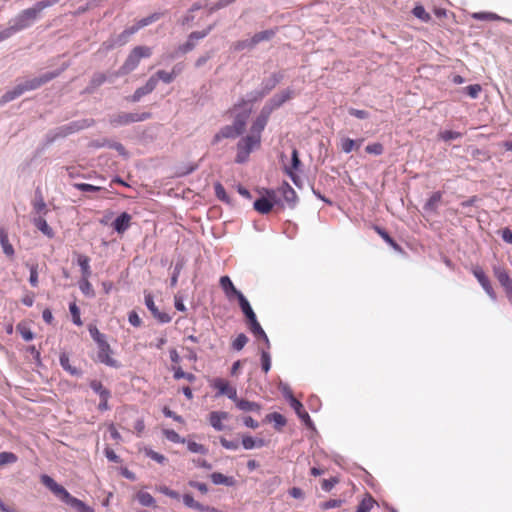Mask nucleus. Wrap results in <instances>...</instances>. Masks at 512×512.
Here are the masks:
<instances>
[{"mask_svg":"<svg viewBox=\"0 0 512 512\" xmlns=\"http://www.w3.org/2000/svg\"><path fill=\"white\" fill-rule=\"evenodd\" d=\"M247 112L238 113L232 125L222 127L212 139V145L219 143L222 139H235L240 136L244 131L248 119Z\"/></svg>","mask_w":512,"mask_h":512,"instance_id":"nucleus-1","label":"nucleus"},{"mask_svg":"<svg viewBox=\"0 0 512 512\" xmlns=\"http://www.w3.org/2000/svg\"><path fill=\"white\" fill-rule=\"evenodd\" d=\"M53 213L42 199L34 203V214L37 216L34 217V226L48 238L54 237V231L48 224Z\"/></svg>","mask_w":512,"mask_h":512,"instance_id":"nucleus-2","label":"nucleus"},{"mask_svg":"<svg viewBox=\"0 0 512 512\" xmlns=\"http://www.w3.org/2000/svg\"><path fill=\"white\" fill-rule=\"evenodd\" d=\"M32 21V8H27L8 22V26L0 31V43L14 34L27 28Z\"/></svg>","mask_w":512,"mask_h":512,"instance_id":"nucleus-3","label":"nucleus"},{"mask_svg":"<svg viewBox=\"0 0 512 512\" xmlns=\"http://www.w3.org/2000/svg\"><path fill=\"white\" fill-rule=\"evenodd\" d=\"M152 55V49L148 46H136L134 47L123 65L116 72L115 76H124L134 71L142 58H149Z\"/></svg>","mask_w":512,"mask_h":512,"instance_id":"nucleus-4","label":"nucleus"},{"mask_svg":"<svg viewBox=\"0 0 512 512\" xmlns=\"http://www.w3.org/2000/svg\"><path fill=\"white\" fill-rule=\"evenodd\" d=\"M95 124V120L92 118H83L75 121H71L65 125L59 126L54 130V135L51 140L56 138H64L68 135L79 132L83 129L89 128Z\"/></svg>","mask_w":512,"mask_h":512,"instance_id":"nucleus-5","label":"nucleus"},{"mask_svg":"<svg viewBox=\"0 0 512 512\" xmlns=\"http://www.w3.org/2000/svg\"><path fill=\"white\" fill-rule=\"evenodd\" d=\"M214 27H215V24H211L206 29H204L202 31L191 32L188 35L187 41L184 44L179 45L178 48L175 50V52H173L172 54L169 55V58L174 59V58L178 57L180 54H186V53L192 51L196 47V42L198 40L205 38L207 35H209V33L214 29Z\"/></svg>","mask_w":512,"mask_h":512,"instance_id":"nucleus-6","label":"nucleus"},{"mask_svg":"<svg viewBox=\"0 0 512 512\" xmlns=\"http://www.w3.org/2000/svg\"><path fill=\"white\" fill-rule=\"evenodd\" d=\"M152 117L150 112H142V113H119L110 116L109 123L113 127L125 126L135 122H142L148 120Z\"/></svg>","mask_w":512,"mask_h":512,"instance_id":"nucleus-7","label":"nucleus"},{"mask_svg":"<svg viewBox=\"0 0 512 512\" xmlns=\"http://www.w3.org/2000/svg\"><path fill=\"white\" fill-rule=\"evenodd\" d=\"M295 96V91L292 88H286L276 94H274L265 104L264 108L271 114L274 110L280 108L287 101L291 100Z\"/></svg>","mask_w":512,"mask_h":512,"instance_id":"nucleus-8","label":"nucleus"},{"mask_svg":"<svg viewBox=\"0 0 512 512\" xmlns=\"http://www.w3.org/2000/svg\"><path fill=\"white\" fill-rule=\"evenodd\" d=\"M267 197H259L253 203V208L260 214H268L274 207L279 205L280 200L277 199L276 193L273 190H267Z\"/></svg>","mask_w":512,"mask_h":512,"instance_id":"nucleus-9","label":"nucleus"},{"mask_svg":"<svg viewBox=\"0 0 512 512\" xmlns=\"http://www.w3.org/2000/svg\"><path fill=\"white\" fill-rule=\"evenodd\" d=\"M32 89V81L27 80L17 84L13 89L6 91L0 98V106L20 97L24 92Z\"/></svg>","mask_w":512,"mask_h":512,"instance_id":"nucleus-10","label":"nucleus"},{"mask_svg":"<svg viewBox=\"0 0 512 512\" xmlns=\"http://www.w3.org/2000/svg\"><path fill=\"white\" fill-rule=\"evenodd\" d=\"M42 484L48 488L61 502L65 500L68 496L69 492L60 484H58L52 477L49 475L43 474L41 475Z\"/></svg>","mask_w":512,"mask_h":512,"instance_id":"nucleus-11","label":"nucleus"},{"mask_svg":"<svg viewBox=\"0 0 512 512\" xmlns=\"http://www.w3.org/2000/svg\"><path fill=\"white\" fill-rule=\"evenodd\" d=\"M493 271L498 282L503 287L509 302L512 303V280L510 276L507 271L500 266H494Z\"/></svg>","mask_w":512,"mask_h":512,"instance_id":"nucleus-12","label":"nucleus"},{"mask_svg":"<svg viewBox=\"0 0 512 512\" xmlns=\"http://www.w3.org/2000/svg\"><path fill=\"white\" fill-rule=\"evenodd\" d=\"M111 353H112V350H111L110 345L107 342V340H104L98 344L97 358H98L99 362H101L109 367L118 368L119 363L110 356Z\"/></svg>","mask_w":512,"mask_h":512,"instance_id":"nucleus-13","label":"nucleus"},{"mask_svg":"<svg viewBox=\"0 0 512 512\" xmlns=\"http://www.w3.org/2000/svg\"><path fill=\"white\" fill-rule=\"evenodd\" d=\"M212 386L213 388L218 390L216 397L220 395H225L234 402L237 400L238 397L236 388L229 385V383L226 380L222 378H215Z\"/></svg>","mask_w":512,"mask_h":512,"instance_id":"nucleus-14","label":"nucleus"},{"mask_svg":"<svg viewBox=\"0 0 512 512\" xmlns=\"http://www.w3.org/2000/svg\"><path fill=\"white\" fill-rule=\"evenodd\" d=\"M145 305L148 310L151 312L152 316L162 324L169 323L171 321V316L166 312H161L158 307L155 305L153 296L150 293H145Z\"/></svg>","mask_w":512,"mask_h":512,"instance_id":"nucleus-15","label":"nucleus"},{"mask_svg":"<svg viewBox=\"0 0 512 512\" xmlns=\"http://www.w3.org/2000/svg\"><path fill=\"white\" fill-rule=\"evenodd\" d=\"M156 86L157 78L156 76H151L146 82V84L142 87L137 88L133 95L129 96L127 100L133 103L139 102L142 97L153 92Z\"/></svg>","mask_w":512,"mask_h":512,"instance_id":"nucleus-16","label":"nucleus"},{"mask_svg":"<svg viewBox=\"0 0 512 512\" xmlns=\"http://www.w3.org/2000/svg\"><path fill=\"white\" fill-rule=\"evenodd\" d=\"M473 275L478 280L479 284L482 286V288L485 290V292L488 294V296L492 300H496V294L495 291L490 283L489 278L483 271V269L479 266L474 267L472 270Z\"/></svg>","mask_w":512,"mask_h":512,"instance_id":"nucleus-17","label":"nucleus"},{"mask_svg":"<svg viewBox=\"0 0 512 512\" xmlns=\"http://www.w3.org/2000/svg\"><path fill=\"white\" fill-rule=\"evenodd\" d=\"M271 113L262 107L259 115L251 126V135H259L261 137L262 131L265 129Z\"/></svg>","mask_w":512,"mask_h":512,"instance_id":"nucleus-18","label":"nucleus"},{"mask_svg":"<svg viewBox=\"0 0 512 512\" xmlns=\"http://www.w3.org/2000/svg\"><path fill=\"white\" fill-rule=\"evenodd\" d=\"M283 79V72H274L271 74L270 77L263 79L260 89L263 91L265 95H268Z\"/></svg>","mask_w":512,"mask_h":512,"instance_id":"nucleus-19","label":"nucleus"},{"mask_svg":"<svg viewBox=\"0 0 512 512\" xmlns=\"http://www.w3.org/2000/svg\"><path fill=\"white\" fill-rule=\"evenodd\" d=\"M284 201L287 203L288 207L294 209L298 203V196L295 190L287 183L283 182L281 187L279 188Z\"/></svg>","mask_w":512,"mask_h":512,"instance_id":"nucleus-20","label":"nucleus"},{"mask_svg":"<svg viewBox=\"0 0 512 512\" xmlns=\"http://www.w3.org/2000/svg\"><path fill=\"white\" fill-rule=\"evenodd\" d=\"M131 215L127 212H122L112 223L113 229L119 233L123 234L127 231L131 225Z\"/></svg>","mask_w":512,"mask_h":512,"instance_id":"nucleus-21","label":"nucleus"},{"mask_svg":"<svg viewBox=\"0 0 512 512\" xmlns=\"http://www.w3.org/2000/svg\"><path fill=\"white\" fill-rule=\"evenodd\" d=\"M63 503L71 507L75 512H94L92 507L86 505L83 501L72 496L70 493L65 498Z\"/></svg>","mask_w":512,"mask_h":512,"instance_id":"nucleus-22","label":"nucleus"},{"mask_svg":"<svg viewBox=\"0 0 512 512\" xmlns=\"http://www.w3.org/2000/svg\"><path fill=\"white\" fill-rule=\"evenodd\" d=\"M228 418V412L213 411L209 414V423L216 431H223L225 426L222 424V421Z\"/></svg>","mask_w":512,"mask_h":512,"instance_id":"nucleus-23","label":"nucleus"},{"mask_svg":"<svg viewBox=\"0 0 512 512\" xmlns=\"http://www.w3.org/2000/svg\"><path fill=\"white\" fill-rule=\"evenodd\" d=\"M220 286L229 299L236 297L239 300V297H241L240 294H243L236 289L229 276H222L220 278Z\"/></svg>","mask_w":512,"mask_h":512,"instance_id":"nucleus-24","label":"nucleus"},{"mask_svg":"<svg viewBox=\"0 0 512 512\" xmlns=\"http://www.w3.org/2000/svg\"><path fill=\"white\" fill-rule=\"evenodd\" d=\"M260 136L259 135H247L243 137L238 143L237 148L247 150L248 152H252L255 147L260 146Z\"/></svg>","mask_w":512,"mask_h":512,"instance_id":"nucleus-25","label":"nucleus"},{"mask_svg":"<svg viewBox=\"0 0 512 512\" xmlns=\"http://www.w3.org/2000/svg\"><path fill=\"white\" fill-rule=\"evenodd\" d=\"M290 406L294 409L297 416L305 423L307 427H312L313 422L309 414L304 410L303 404L297 399H291Z\"/></svg>","mask_w":512,"mask_h":512,"instance_id":"nucleus-26","label":"nucleus"},{"mask_svg":"<svg viewBox=\"0 0 512 512\" xmlns=\"http://www.w3.org/2000/svg\"><path fill=\"white\" fill-rule=\"evenodd\" d=\"M240 296L241 297H239V300H238L239 306H240L241 311L243 312V314L246 317L247 324H249L252 321L257 320V317H256V314L254 313L249 301L247 300V298L243 294H240Z\"/></svg>","mask_w":512,"mask_h":512,"instance_id":"nucleus-27","label":"nucleus"},{"mask_svg":"<svg viewBox=\"0 0 512 512\" xmlns=\"http://www.w3.org/2000/svg\"><path fill=\"white\" fill-rule=\"evenodd\" d=\"M442 200V192L436 191L432 193L423 206V210L427 213H437L439 203Z\"/></svg>","mask_w":512,"mask_h":512,"instance_id":"nucleus-28","label":"nucleus"},{"mask_svg":"<svg viewBox=\"0 0 512 512\" xmlns=\"http://www.w3.org/2000/svg\"><path fill=\"white\" fill-rule=\"evenodd\" d=\"M236 407L244 412H257L261 411V405L257 402L249 401L246 399H239L235 401Z\"/></svg>","mask_w":512,"mask_h":512,"instance_id":"nucleus-29","label":"nucleus"},{"mask_svg":"<svg viewBox=\"0 0 512 512\" xmlns=\"http://www.w3.org/2000/svg\"><path fill=\"white\" fill-rule=\"evenodd\" d=\"M108 80L106 74L101 72H96L93 74L88 86L86 87L85 91L87 93H93L95 90L100 87L102 84H104Z\"/></svg>","mask_w":512,"mask_h":512,"instance_id":"nucleus-30","label":"nucleus"},{"mask_svg":"<svg viewBox=\"0 0 512 512\" xmlns=\"http://www.w3.org/2000/svg\"><path fill=\"white\" fill-rule=\"evenodd\" d=\"M248 326L253 335L258 339H262L265 342L266 347L270 348L269 338L265 331L263 330V328L261 327V325L259 324L258 320L252 321L251 323L248 324Z\"/></svg>","mask_w":512,"mask_h":512,"instance_id":"nucleus-31","label":"nucleus"},{"mask_svg":"<svg viewBox=\"0 0 512 512\" xmlns=\"http://www.w3.org/2000/svg\"><path fill=\"white\" fill-rule=\"evenodd\" d=\"M211 481L215 485H225L228 487L235 485V479L232 476H226L220 472H213L210 475Z\"/></svg>","mask_w":512,"mask_h":512,"instance_id":"nucleus-32","label":"nucleus"},{"mask_svg":"<svg viewBox=\"0 0 512 512\" xmlns=\"http://www.w3.org/2000/svg\"><path fill=\"white\" fill-rule=\"evenodd\" d=\"M265 440L262 438H254L250 435L242 436V446L246 450H251L254 448H261L265 446Z\"/></svg>","mask_w":512,"mask_h":512,"instance_id":"nucleus-33","label":"nucleus"},{"mask_svg":"<svg viewBox=\"0 0 512 512\" xmlns=\"http://www.w3.org/2000/svg\"><path fill=\"white\" fill-rule=\"evenodd\" d=\"M59 362L61 367L70 373L72 376L80 377L82 375V371L70 364L69 356L66 353L60 354Z\"/></svg>","mask_w":512,"mask_h":512,"instance_id":"nucleus-34","label":"nucleus"},{"mask_svg":"<svg viewBox=\"0 0 512 512\" xmlns=\"http://www.w3.org/2000/svg\"><path fill=\"white\" fill-rule=\"evenodd\" d=\"M374 230L378 233V235L395 251L401 252V246L389 235V233L380 226H374Z\"/></svg>","mask_w":512,"mask_h":512,"instance_id":"nucleus-35","label":"nucleus"},{"mask_svg":"<svg viewBox=\"0 0 512 512\" xmlns=\"http://www.w3.org/2000/svg\"><path fill=\"white\" fill-rule=\"evenodd\" d=\"M136 32L137 31L135 30V28L133 26L124 29L119 35H117L113 39V45L122 46V45L126 44L129 40L130 36H132Z\"/></svg>","mask_w":512,"mask_h":512,"instance_id":"nucleus-36","label":"nucleus"},{"mask_svg":"<svg viewBox=\"0 0 512 512\" xmlns=\"http://www.w3.org/2000/svg\"><path fill=\"white\" fill-rule=\"evenodd\" d=\"M266 95L263 93L261 89L253 90L246 94L245 98H242L238 104V106H244L248 103H254L261 99H263Z\"/></svg>","mask_w":512,"mask_h":512,"instance_id":"nucleus-37","label":"nucleus"},{"mask_svg":"<svg viewBox=\"0 0 512 512\" xmlns=\"http://www.w3.org/2000/svg\"><path fill=\"white\" fill-rule=\"evenodd\" d=\"M162 17V13L155 12L145 18L140 19L133 25L135 30L138 32L140 29L158 21Z\"/></svg>","mask_w":512,"mask_h":512,"instance_id":"nucleus-38","label":"nucleus"},{"mask_svg":"<svg viewBox=\"0 0 512 512\" xmlns=\"http://www.w3.org/2000/svg\"><path fill=\"white\" fill-rule=\"evenodd\" d=\"M90 388L99 395L100 399L105 400V398L111 397V392L107 388L103 386V384L98 380H92L90 382Z\"/></svg>","mask_w":512,"mask_h":512,"instance_id":"nucleus-39","label":"nucleus"},{"mask_svg":"<svg viewBox=\"0 0 512 512\" xmlns=\"http://www.w3.org/2000/svg\"><path fill=\"white\" fill-rule=\"evenodd\" d=\"M363 143V139L353 140L351 138H344L341 141V150L344 153H350L354 149H358Z\"/></svg>","mask_w":512,"mask_h":512,"instance_id":"nucleus-40","label":"nucleus"},{"mask_svg":"<svg viewBox=\"0 0 512 512\" xmlns=\"http://www.w3.org/2000/svg\"><path fill=\"white\" fill-rule=\"evenodd\" d=\"M276 34V31L273 29H267L261 32H258L253 35L252 42H254V45H258L259 43L263 41H269L271 40Z\"/></svg>","mask_w":512,"mask_h":512,"instance_id":"nucleus-41","label":"nucleus"},{"mask_svg":"<svg viewBox=\"0 0 512 512\" xmlns=\"http://www.w3.org/2000/svg\"><path fill=\"white\" fill-rule=\"evenodd\" d=\"M214 191H215V195H216V197H217L220 201H222V202H224V203H226V204H228V205H233L232 199H231V198H230V196L227 194V192H226V190H225L224 186H223L220 182H216V183L214 184Z\"/></svg>","mask_w":512,"mask_h":512,"instance_id":"nucleus-42","label":"nucleus"},{"mask_svg":"<svg viewBox=\"0 0 512 512\" xmlns=\"http://www.w3.org/2000/svg\"><path fill=\"white\" fill-rule=\"evenodd\" d=\"M77 263L81 268L83 278L88 279L91 276L89 257L80 254V255H78Z\"/></svg>","mask_w":512,"mask_h":512,"instance_id":"nucleus-43","label":"nucleus"},{"mask_svg":"<svg viewBox=\"0 0 512 512\" xmlns=\"http://www.w3.org/2000/svg\"><path fill=\"white\" fill-rule=\"evenodd\" d=\"M176 68L177 66H174L171 72H166L165 70L157 71L156 74L154 75L157 78V82L159 80L163 81L166 84H170L171 82H173V80L177 76Z\"/></svg>","mask_w":512,"mask_h":512,"instance_id":"nucleus-44","label":"nucleus"},{"mask_svg":"<svg viewBox=\"0 0 512 512\" xmlns=\"http://www.w3.org/2000/svg\"><path fill=\"white\" fill-rule=\"evenodd\" d=\"M0 244L2 246L3 252L7 256H12L14 254V249L9 243L7 232L2 228L0 229Z\"/></svg>","mask_w":512,"mask_h":512,"instance_id":"nucleus-45","label":"nucleus"},{"mask_svg":"<svg viewBox=\"0 0 512 512\" xmlns=\"http://www.w3.org/2000/svg\"><path fill=\"white\" fill-rule=\"evenodd\" d=\"M266 420L269 422H274V426L278 430H280L283 426L286 425V418L278 412L268 414L266 416Z\"/></svg>","mask_w":512,"mask_h":512,"instance_id":"nucleus-46","label":"nucleus"},{"mask_svg":"<svg viewBox=\"0 0 512 512\" xmlns=\"http://www.w3.org/2000/svg\"><path fill=\"white\" fill-rule=\"evenodd\" d=\"M374 504V498L370 494H366L357 506L356 512H370Z\"/></svg>","mask_w":512,"mask_h":512,"instance_id":"nucleus-47","label":"nucleus"},{"mask_svg":"<svg viewBox=\"0 0 512 512\" xmlns=\"http://www.w3.org/2000/svg\"><path fill=\"white\" fill-rule=\"evenodd\" d=\"M473 18L477 20H485V21H495V20H504L507 22H511L508 19H504L500 17L499 15L492 13V12H478L473 14Z\"/></svg>","mask_w":512,"mask_h":512,"instance_id":"nucleus-48","label":"nucleus"},{"mask_svg":"<svg viewBox=\"0 0 512 512\" xmlns=\"http://www.w3.org/2000/svg\"><path fill=\"white\" fill-rule=\"evenodd\" d=\"M60 74V70L53 72H45L38 78H34V88L49 82Z\"/></svg>","mask_w":512,"mask_h":512,"instance_id":"nucleus-49","label":"nucleus"},{"mask_svg":"<svg viewBox=\"0 0 512 512\" xmlns=\"http://www.w3.org/2000/svg\"><path fill=\"white\" fill-rule=\"evenodd\" d=\"M301 165H302V163H301V160L299 158L298 150L296 148H293L292 149V153H291V166L290 167L285 166V172H287V171H299Z\"/></svg>","mask_w":512,"mask_h":512,"instance_id":"nucleus-50","label":"nucleus"},{"mask_svg":"<svg viewBox=\"0 0 512 512\" xmlns=\"http://www.w3.org/2000/svg\"><path fill=\"white\" fill-rule=\"evenodd\" d=\"M136 497H137L138 502L142 506L150 507V506H154V504H155V499L148 492L140 491L137 493Z\"/></svg>","mask_w":512,"mask_h":512,"instance_id":"nucleus-51","label":"nucleus"},{"mask_svg":"<svg viewBox=\"0 0 512 512\" xmlns=\"http://www.w3.org/2000/svg\"><path fill=\"white\" fill-rule=\"evenodd\" d=\"M462 137H463V134L461 132L451 131V130L441 131L438 134V138L444 142L461 139Z\"/></svg>","mask_w":512,"mask_h":512,"instance_id":"nucleus-52","label":"nucleus"},{"mask_svg":"<svg viewBox=\"0 0 512 512\" xmlns=\"http://www.w3.org/2000/svg\"><path fill=\"white\" fill-rule=\"evenodd\" d=\"M16 330L20 333L22 338L26 341L32 340V330L27 322H20L16 326Z\"/></svg>","mask_w":512,"mask_h":512,"instance_id":"nucleus-53","label":"nucleus"},{"mask_svg":"<svg viewBox=\"0 0 512 512\" xmlns=\"http://www.w3.org/2000/svg\"><path fill=\"white\" fill-rule=\"evenodd\" d=\"M233 50L234 51H242L244 49H253L255 47L254 45V42H252V38L250 39H244V40H239V41H236L233 43Z\"/></svg>","mask_w":512,"mask_h":512,"instance_id":"nucleus-54","label":"nucleus"},{"mask_svg":"<svg viewBox=\"0 0 512 512\" xmlns=\"http://www.w3.org/2000/svg\"><path fill=\"white\" fill-rule=\"evenodd\" d=\"M185 443H187V448L192 453H198L203 455H206L208 453V449L202 444L190 440L186 441Z\"/></svg>","mask_w":512,"mask_h":512,"instance_id":"nucleus-55","label":"nucleus"},{"mask_svg":"<svg viewBox=\"0 0 512 512\" xmlns=\"http://www.w3.org/2000/svg\"><path fill=\"white\" fill-rule=\"evenodd\" d=\"M144 454H145V456L149 457L150 459H152L160 464H165L167 462V458L163 454H160V453L152 450L151 448H145Z\"/></svg>","mask_w":512,"mask_h":512,"instance_id":"nucleus-56","label":"nucleus"},{"mask_svg":"<svg viewBox=\"0 0 512 512\" xmlns=\"http://www.w3.org/2000/svg\"><path fill=\"white\" fill-rule=\"evenodd\" d=\"M413 15L422 20L423 22H428L431 19V16L429 13L426 12L425 8L421 5H417L412 10Z\"/></svg>","mask_w":512,"mask_h":512,"instance_id":"nucleus-57","label":"nucleus"},{"mask_svg":"<svg viewBox=\"0 0 512 512\" xmlns=\"http://www.w3.org/2000/svg\"><path fill=\"white\" fill-rule=\"evenodd\" d=\"M163 434L169 441L173 443H185L186 439L182 438L176 431L172 429H164Z\"/></svg>","mask_w":512,"mask_h":512,"instance_id":"nucleus-58","label":"nucleus"},{"mask_svg":"<svg viewBox=\"0 0 512 512\" xmlns=\"http://www.w3.org/2000/svg\"><path fill=\"white\" fill-rule=\"evenodd\" d=\"M174 370V378L175 379H186L189 382H194L196 380V376L192 373H187L182 370L181 367H173Z\"/></svg>","mask_w":512,"mask_h":512,"instance_id":"nucleus-59","label":"nucleus"},{"mask_svg":"<svg viewBox=\"0 0 512 512\" xmlns=\"http://www.w3.org/2000/svg\"><path fill=\"white\" fill-rule=\"evenodd\" d=\"M248 342V337L244 333H240L232 342V348L236 351H240Z\"/></svg>","mask_w":512,"mask_h":512,"instance_id":"nucleus-60","label":"nucleus"},{"mask_svg":"<svg viewBox=\"0 0 512 512\" xmlns=\"http://www.w3.org/2000/svg\"><path fill=\"white\" fill-rule=\"evenodd\" d=\"M69 311L71 313L73 323L75 325H77V326H81L82 325V321H81V318H80V309L76 305V303H70Z\"/></svg>","mask_w":512,"mask_h":512,"instance_id":"nucleus-61","label":"nucleus"},{"mask_svg":"<svg viewBox=\"0 0 512 512\" xmlns=\"http://www.w3.org/2000/svg\"><path fill=\"white\" fill-rule=\"evenodd\" d=\"M17 457L12 452H1L0 453V468L7 464H11L16 462Z\"/></svg>","mask_w":512,"mask_h":512,"instance_id":"nucleus-62","label":"nucleus"},{"mask_svg":"<svg viewBox=\"0 0 512 512\" xmlns=\"http://www.w3.org/2000/svg\"><path fill=\"white\" fill-rule=\"evenodd\" d=\"M344 503L342 499H330L320 504V509L323 511L340 507Z\"/></svg>","mask_w":512,"mask_h":512,"instance_id":"nucleus-63","label":"nucleus"},{"mask_svg":"<svg viewBox=\"0 0 512 512\" xmlns=\"http://www.w3.org/2000/svg\"><path fill=\"white\" fill-rule=\"evenodd\" d=\"M89 333L92 339L97 343H101L102 341L106 340V336L102 334L96 326L90 325L89 326Z\"/></svg>","mask_w":512,"mask_h":512,"instance_id":"nucleus-64","label":"nucleus"}]
</instances>
